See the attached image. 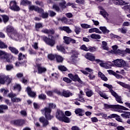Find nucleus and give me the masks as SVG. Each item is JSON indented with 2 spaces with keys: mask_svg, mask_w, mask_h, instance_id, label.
<instances>
[{
  "mask_svg": "<svg viewBox=\"0 0 130 130\" xmlns=\"http://www.w3.org/2000/svg\"><path fill=\"white\" fill-rule=\"evenodd\" d=\"M56 105L53 103H49L48 107H45L43 109L41 110V112L45 116V118L48 120H51L53 116L51 115L52 109H55Z\"/></svg>",
  "mask_w": 130,
  "mask_h": 130,
  "instance_id": "nucleus-1",
  "label": "nucleus"
},
{
  "mask_svg": "<svg viewBox=\"0 0 130 130\" xmlns=\"http://www.w3.org/2000/svg\"><path fill=\"white\" fill-rule=\"evenodd\" d=\"M113 62L114 66L117 67L118 68H124V70H126L127 68H130V66L128 63L122 59H117L114 61Z\"/></svg>",
  "mask_w": 130,
  "mask_h": 130,
  "instance_id": "nucleus-2",
  "label": "nucleus"
},
{
  "mask_svg": "<svg viewBox=\"0 0 130 130\" xmlns=\"http://www.w3.org/2000/svg\"><path fill=\"white\" fill-rule=\"evenodd\" d=\"M56 118L58 119L59 121L66 122V114L62 111L57 109L56 112Z\"/></svg>",
  "mask_w": 130,
  "mask_h": 130,
  "instance_id": "nucleus-3",
  "label": "nucleus"
},
{
  "mask_svg": "<svg viewBox=\"0 0 130 130\" xmlns=\"http://www.w3.org/2000/svg\"><path fill=\"white\" fill-rule=\"evenodd\" d=\"M43 40L44 41L45 43L47 44V45L51 46V47H53L55 45V40L52 38H50L46 36H43Z\"/></svg>",
  "mask_w": 130,
  "mask_h": 130,
  "instance_id": "nucleus-4",
  "label": "nucleus"
},
{
  "mask_svg": "<svg viewBox=\"0 0 130 130\" xmlns=\"http://www.w3.org/2000/svg\"><path fill=\"white\" fill-rule=\"evenodd\" d=\"M11 123L16 126H24L26 121L24 119H18L11 121Z\"/></svg>",
  "mask_w": 130,
  "mask_h": 130,
  "instance_id": "nucleus-5",
  "label": "nucleus"
},
{
  "mask_svg": "<svg viewBox=\"0 0 130 130\" xmlns=\"http://www.w3.org/2000/svg\"><path fill=\"white\" fill-rule=\"evenodd\" d=\"M10 9L14 12H19L21 8L17 5L16 1H11L10 3Z\"/></svg>",
  "mask_w": 130,
  "mask_h": 130,
  "instance_id": "nucleus-6",
  "label": "nucleus"
},
{
  "mask_svg": "<svg viewBox=\"0 0 130 130\" xmlns=\"http://www.w3.org/2000/svg\"><path fill=\"white\" fill-rule=\"evenodd\" d=\"M6 30V33L8 34V35L11 34L10 35V37L11 38H13V35H14V36H16L17 34V32L14 31V27L11 25L7 26Z\"/></svg>",
  "mask_w": 130,
  "mask_h": 130,
  "instance_id": "nucleus-7",
  "label": "nucleus"
},
{
  "mask_svg": "<svg viewBox=\"0 0 130 130\" xmlns=\"http://www.w3.org/2000/svg\"><path fill=\"white\" fill-rule=\"evenodd\" d=\"M29 11H31V12H33V11H35V12H37L38 13H42L43 12H44V10L42 8H40L38 7V6H35L34 5H30L29 6Z\"/></svg>",
  "mask_w": 130,
  "mask_h": 130,
  "instance_id": "nucleus-8",
  "label": "nucleus"
},
{
  "mask_svg": "<svg viewBox=\"0 0 130 130\" xmlns=\"http://www.w3.org/2000/svg\"><path fill=\"white\" fill-rule=\"evenodd\" d=\"M110 93L113 96H114V97H115V98H116L117 102H118V103H121L122 104V103H123V102H122V101H121V97L118 96V94H117V93L115 92V91H113V90L112 89H110Z\"/></svg>",
  "mask_w": 130,
  "mask_h": 130,
  "instance_id": "nucleus-9",
  "label": "nucleus"
},
{
  "mask_svg": "<svg viewBox=\"0 0 130 130\" xmlns=\"http://www.w3.org/2000/svg\"><path fill=\"white\" fill-rule=\"evenodd\" d=\"M79 53L77 51H74L72 53V55L71 56L72 60L71 61V63H74V62H75V61H78L79 60L78 56Z\"/></svg>",
  "mask_w": 130,
  "mask_h": 130,
  "instance_id": "nucleus-10",
  "label": "nucleus"
},
{
  "mask_svg": "<svg viewBox=\"0 0 130 130\" xmlns=\"http://www.w3.org/2000/svg\"><path fill=\"white\" fill-rule=\"evenodd\" d=\"M115 106H119L120 108H114V110H113V111H116L117 112H120V113H122V111L121 110H129L128 108H126L125 107H123V106H121L119 105H115ZM119 109L120 110H119Z\"/></svg>",
  "mask_w": 130,
  "mask_h": 130,
  "instance_id": "nucleus-11",
  "label": "nucleus"
},
{
  "mask_svg": "<svg viewBox=\"0 0 130 130\" xmlns=\"http://www.w3.org/2000/svg\"><path fill=\"white\" fill-rule=\"evenodd\" d=\"M37 67L38 70V74H43V73H45V72L47 71L46 68L41 66V64H37Z\"/></svg>",
  "mask_w": 130,
  "mask_h": 130,
  "instance_id": "nucleus-12",
  "label": "nucleus"
},
{
  "mask_svg": "<svg viewBox=\"0 0 130 130\" xmlns=\"http://www.w3.org/2000/svg\"><path fill=\"white\" fill-rule=\"evenodd\" d=\"M39 120L42 123H43V126L45 127V126H47V125L49 124V122L48 121V120H48L46 118L45 119V118L42 116L39 118Z\"/></svg>",
  "mask_w": 130,
  "mask_h": 130,
  "instance_id": "nucleus-13",
  "label": "nucleus"
},
{
  "mask_svg": "<svg viewBox=\"0 0 130 130\" xmlns=\"http://www.w3.org/2000/svg\"><path fill=\"white\" fill-rule=\"evenodd\" d=\"M104 106L106 109H112L113 111L114 108H120V107L119 106H115V105H108L107 104H105Z\"/></svg>",
  "mask_w": 130,
  "mask_h": 130,
  "instance_id": "nucleus-14",
  "label": "nucleus"
},
{
  "mask_svg": "<svg viewBox=\"0 0 130 130\" xmlns=\"http://www.w3.org/2000/svg\"><path fill=\"white\" fill-rule=\"evenodd\" d=\"M100 66H101V67H102L103 68H104L105 69H111V66H112V63L110 61H108L106 63L102 62L100 63Z\"/></svg>",
  "mask_w": 130,
  "mask_h": 130,
  "instance_id": "nucleus-15",
  "label": "nucleus"
},
{
  "mask_svg": "<svg viewBox=\"0 0 130 130\" xmlns=\"http://www.w3.org/2000/svg\"><path fill=\"white\" fill-rule=\"evenodd\" d=\"M85 58L88 59L89 60H90L91 61H94V60H95V56L93 55V54L90 53H87L85 55Z\"/></svg>",
  "mask_w": 130,
  "mask_h": 130,
  "instance_id": "nucleus-16",
  "label": "nucleus"
},
{
  "mask_svg": "<svg viewBox=\"0 0 130 130\" xmlns=\"http://www.w3.org/2000/svg\"><path fill=\"white\" fill-rule=\"evenodd\" d=\"M27 92L28 95L30 96V97H35L36 96V93L34 91H32V89H31V87H28L26 88Z\"/></svg>",
  "mask_w": 130,
  "mask_h": 130,
  "instance_id": "nucleus-17",
  "label": "nucleus"
},
{
  "mask_svg": "<svg viewBox=\"0 0 130 130\" xmlns=\"http://www.w3.org/2000/svg\"><path fill=\"white\" fill-rule=\"evenodd\" d=\"M113 3H114L115 5H118L119 6H124V5L128 4L127 2L123 1H113Z\"/></svg>",
  "mask_w": 130,
  "mask_h": 130,
  "instance_id": "nucleus-18",
  "label": "nucleus"
},
{
  "mask_svg": "<svg viewBox=\"0 0 130 130\" xmlns=\"http://www.w3.org/2000/svg\"><path fill=\"white\" fill-rule=\"evenodd\" d=\"M99 9L101 10L100 11V14L102 15V16H103L104 18H107V16H108V14H107V12L104 10L103 7H99Z\"/></svg>",
  "mask_w": 130,
  "mask_h": 130,
  "instance_id": "nucleus-19",
  "label": "nucleus"
},
{
  "mask_svg": "<svg viewBox=\"0 0 130 130\" xmlns=\"http://www.w3.org/2000/svg\"><path fill=\"white\" fill-rule=\"evenodd\" d=\"M53 92L55 93L56 94H57V95H59L60 96H63L64 97H66V90H63V92H61L59 90L56 89L53 90Z\"/></svg>",
  "mask_w": 130,
  "mask_h": 130,
  "instance_id": "nucleus-20",
  "label": "nucleus"
},
{
  "mask_svg": "<svg viewBox=\"0 0 130 130\" xmlns=\"http://www.w3.org/2000/svg\"><path fill=\"white\" fill-rule=\"evenodd\" d=\"M56 47L58 51H60V52H64V51H66V49H64V46H63V44L57 45Z\"/></svg>",
  "mask_w": 130,
  "mask_h": 130,
  "instance_id": "nucleus-21",
  "label": "nucleus"
},
{
  "mask_svg": "<svg viewBox=\"0 0 130 130\" xmlns=\"http://www.w3.org/2000/svg\"><path fill=\"white\" fill-rule=\"evenodd\" d=\"M57 21L54 20V23L56 26H57V25H58V24L59 23V22H58L60 21L61 22V23H66V17H62V18L57 17Z\"/></svg>",
  "mask_w": 130,
  "mask_h": 130,
  "instance_id": "nucleus-22",
  "label": "nucleus"
},
{
  "mask_svg": "<svg viewBox=\"0 0 130 130\" xmlns=\"http://www.w3.org/2000/svg\"><path fill=\"white\" fill-rule=\"evenodd\" d=\"M0 57L3 59H7L8 58V53L5 52V51L0 50Z\"/></svg>",
  "mask_w": 130,
  "mask_h": 130,
  "instance_id": "nucleus-23",
  "label": "nucleus"
},
{
  "mask_svg": "<svg viewBox=\"0 0 130 130\" xmlns=\"http://www.w3.org/2000/svg\"><path fill=\"white\" fill-rule=\"evenodd\" d=\"M8 49L11 51L12 53H14V54H15L16 55L19 53V51L18 49L14 47L9 46L8 47Z\"/></svg>",
  "mask_w": 130,
  "mask_h": 130,
  "instance_id": "nucleus-24",
  "label": "nucleus"
},
{
  "mask_svg": "<svg viewBox=\"0 0 130 130\" xmlns=\"http://www.w3.org/2000/svg\"><path fill=\"white\" fill-rule=\"evenodd\" d=\"M21 6H24L25 7L28 6H31L32 5V2L29 1H22L20 3Z\"/></svg>",
  "mask_w": 130,
  "mask_h": 130,
  "instance_id": "nucleus-25",
  "label": "nucleus"
},
{
  "mask_svg": "<svg viewBox=\"0 0 130 130\" xmlns=\"http://www.w3.org/2000/svg\"><path fill=\"white\" fill-rule=\"evenodd\" d=\"M9 107L7 105H0V113H4V110H8Z\"/></svg>",
  "mask_w": 130,
  "mask_h": 130,
  "instance_id": "nucleus-26",
  "label": "nucleus"
},
{
  "mask_svg": "<svg viewBox=\"0 0 130 130\" xmlns=\"http://www.w3.org/2000/svg\"><path fill=\"white\" fill-rule=\"evenodd\" d=\"M88 32L89 33H99V34H101L102 32L99 30V29L97 28H92L89 29Z\"/></svg>",
  "mask_w": 130,
  "mask_h": 130,
  "instance_id": "nucleus-27",
  "label": "nucleus"
},
{
  "mask_svg": "<svg viewBox=\"0 0 130 130\" xmlns=\"http://www.w3.org/2000/svg\"><path fill=\"white\" fill-rule=\"evenodd\" d=\"M2 16V18H3V22L5 24H7L8 22H9V20H10V17H9V16L7 15H1Z\"/></svg>",
  "mask_w": 130,
  "mask_h": 130,
  "instance_id": "nucleus-28",
  "label": "nucleus"
},
{
  "mask_svg": "<svg viewBox=\"0 0 130 130\" xmlns=\"http://www.w3.org/2000/svg\"><path fill=\"white\" fill-rule=\"evenodd\" d=\"M56 62L58 63H60V62H62L63 61V57H62L61 56L59 55H56Z\"/></svg>",
  "mask_w": 130,
  "mask_h": 130,
  "instance_id": "nucleus-29",
  "label": "nucleus"
},
{
  "mask_svg": "<svg viewBox=\"0 0 130 130\" xmlns=\"http://www.w3.org/2000/svg\"><path fill=\"white\" fill-rule=\"evenodd\" d=\"M72 81H74V82H79V83H81L82 80H81V79L79 77V76L78 75H75L73 76V77H72Z\"/></svg>",
  "mask_w": 130,
  "mask_h": 130,
  "instance_id": "nucleus-30",
  "label": "nucleus"
},
{
  "mask_svg": "<svg viewBox=\"0 0 130 130\" xmlns=\"http://www.w3.org/2000/svg\"><path fill=\"white\" fill-rule=\"evenodd\" d=\"M98 76L102 79V80H103V81H107V77H105V75L103 74L101 72H99L98 73Z\"/></svg>",
  "mask_w": 130,
  "mask_h": 130,
  "instance_id": "nucleus-31",
  "label": "nucleus"
},
{
  "mask_svg": "<svg viewBox=\"0 0 130 130\" xmlns=\"http://www.w3.org/2000/svg\"><path fill=\"white\" fill-rule=\"evenodd\" d=\"M40 28H43V25L40 22L36 23L35 28L36 31H39Z\"/></svg>",
  "mask_w": 130,
  "mask_h": 130,
  "instance_id": "nucleus-32",
  "label": "nucleus"
},
{
  "mask_svg": "<svg viewBox=\"0 0 130 130\" xmlns=\"http://www.w3.org/2000/svg\"><path fill=\"white\" fill-rule=\"evenodd\" d=\"M117 84H119V85H120V86H122V87H123L124 88H125L126 89H127V88L129 87V85L120 82V81H117Z\"/></svg>",
  "mask_w": 130,
  "mask_h": 130,
  "instance_id": "nucleus-33",
  "label": "nucleus"
},
{
  "mask_svg": "<svg viewBox=\"0 0 130 130\" xmlns=\"http://www.w3.org/2000/svg\"><path fill=\"white\" fill-rule=\"evenodd\" d=\"M56 57V54H49L48 55V58L50 60H54V59Z\"/></svg>",
  "mask_w": 130,
  "mask_h": 130,
  "instance_id": "nucleus-34",
  "label": "nucleus"
},
{
  "mask_svg": "<svg viewBox=\"0 0 130 130\" xmlns=\"http://www.w3.org/2000/svg\"><path fill=\"white\" fill-rule=\"evenodd\" d=\"M14 90H17L18 92H20L22 90V87L20 84H16L13 87Z\"/></svg>",
  "mask_w": 130,
  "mask_h": 130,
  "instance_id": "nucleus-35",
  "label": "nucleus"
},
{
  "mask_svg": "<svg viewBox=\"0 0 130 130\" xmlns=\"http://www.w3.org/2000/svg\"><path fill=\"white\" fill-rule=\"evenodd\" d=\"M26 58V56L25 55H23V53H19L18 55V60H22L23 59H25Z\"/></svg>",
  "mask_w": 130,
  "mask_h": 130,
  "instance_id": "nucleus-36",
  "label": "nucleus"
},
{
  "mask_svg": "<svg viewBox=\"0 0 130 130\" xmlns=\"http://www.w3.org/2000/svg\"><path fill=\"white\" fill-rule=\"evenodd\" d=\"M102 47L103 49H104V50H109L108 46H107V43H106V42H102Z\"/></svg>",
  "mask_w": 130,
  "mask_h": 130,
  "instance_id": "nucleus-37",
  "label": "nucleus"
},
{
  "mask_svg": "<svg viewBox=\"0 0 130 130\" xmlns=\"http://www.w3.org/2000/svg\"><path fill=\"white\" fill-rule=\"evenodd\" d=\"M39 14H41V17L43 19H47L48 18V13L45 12L44 11L43 12L39 13Z\"/></svg>",
  "mask_w": 130,
  "mask_h": 130,
  "instance_id": "nucleus-38",
  "label": "nucleus"
},
{
  "mask_svg": "<svg viewBox=\"0 0 130 130\" xmlns=\"http://www.w3.org/2000/svg\"><path fill=\"white\" fill-rule=\"evenodd\" d=\"M80 25H81V27H82V28H83V29H88L89 28L92 27L91 25L86 23H81L80 24Z\"/></svg>",
  "mask_w": 130,
  "mask_h": 130,
  "instance_id": "nucleus-39",
  "label": "nucleus"
},
{
  "mask_svg": "<svg viewBox=\"0 0 130 130\" xmlns=\"http://www.w3.org/2000/svg\"><path fill=\"white\" fill-rule=\"evenodd\" d=\"M0 48L1 49H5V48H8V45L5 44L2 41H0Z\"/></svg>",
  "mask_w": 130,
  "mask_h": 130,
  "instance_id": "nucleus-40",
  "label": "nucleus"
},
{
  "mask_svg": "<svg viewBox=\"0 0 130 130\" xmlns=\"http://www.w3.org/2000/svg\"><path fill=\"white\" fill-rule=\"evenodd\" d=\"M90 37L92 38V39H100L101 38L100 35L94 34H91L90 35Z\"/></svg>",
  "mask_w": 130,
  "mask_h": 130,
  "instance_id": "nucleus-41",
  "label": "nucleus"
},
{
  "mask_svg": "<svg viewBox=\"0 0 130 130\" xmlns=\"http://www.w3.org/2000/svg\"><path fill=\"white\" fill-rule=\"evenodd\" d=\"M94 94V92H93V91L91 90H88L87 91H86V95L87 96V97H91L93 94Z\"/></svg>",
  "mask_w": 130,
  "mask_h": 130,
  "instance_id": "nucleus-42",
  "label": "nucleus"
},
{
  "mask_svg": "<svg viewBox=\"0 0 130 130\" xmlns=\"http://www.w3.org/2000/svg\"><path fill=\"white\" fill-rule=\"evenodd\" d=\"M26 62H27V61L24 60L22 62H16L15 63L16 67H20V64L21 66H25L26 64Z\"/></svg>",
  "mask_w": 130,
  "mask_h": 130,
  "instance_id": "nucleus-43",
  "label": "nucleus"
},
{
  "mask_svg": "<svg viewBox=\"0 0 130 130\" xmlns=\"http://www.w3.org/2000/svg\"><path fill=\"white\" fill-rule=\"evenodd\" d=\"M118 31L119 32H120L121 33H122V34H126V32L127 31V30L126 29V28H125L124 27H122L121 28H118Z\"/></svg>",
  "mask_w": 130,
  "mask_h": 130,
  "instance_id": "nucleus-44",
  "label": "nucleus"
},
{
  "mask_svg": "<svg viewBox=\"0 0 130 130\" xmlns=\"http://www.w3.org/2000/svg\"><path fill=\"white\" fill-rule=\"evenodd\" d=\"M100 29L104 33H109V30L106 28V27L101 26L100 27Z\"/></svg>",
  "mask_w": 130,
  "mask_h": 130,
  "instance_id": "nucleus-45",
  "label": "nucleus"
},
{
  "mask_svg": "<svg viewBox=\"0 0 130 130\" xmlns=\"http://www.w3.org/2000/svg\"><path fill=\"white\" fill-rule=\"evenodd\" d=\"M38 97H39V99H40V100H45V99H46V95L43 93L40 94L38 96Z\"/></svg>",
  "mask_w": 130,
  "mask_h": 130,
  "instance_id": "nucleus-46",
  "label": "nucleus"
},
{
  "mask_svg": "<svg viewBox=\"0 0 130 130\" xmlns=\"http://www.w3.org/2000/svg\"><path fill=\"white\" fill-rule=\"evenodd\" d=\"M76 114H79L80 116H81L82 113L83 112V110L81 109H77L75 111Z\"/></svg>",
  "mask_w": 130,
  "mask_h": 130,
  "instance_id": "nucleus-47",
  "label": "nucleus"
},
{
  "mask_svg": "<svg viewBox=\"0 0 130 130\" xmlns=\"http://www.w3.org/2000/svg\"><path fill=\"white\" fill-rule=\"evenodd\" d=\"M99 94L101 96V97H102L103 98H104V99H108V96H107V95H106V94H105V93H103L101 91H100L99 92Z\"/></svg>",
  "mask_w": 130,
  "mask_h": 130,
  "instance_id": "nucleus-48",
  "label": "nucleus"
},
{
  "mask_svg": "<svg viewBox=\"0 0 130 130\" xmlns=\"http://www.w3.org/2000/svg\"><path fill=\"white\" fill-rule=\"evenodd\" d=\"M58 69L60 72H66V67L62 65L58 66Z\"/></svg>",
  "mask_w": 130,
  "mask_h": 130,
  "instance_id": "nucleus-49",
  "label": "nucleus"
},
{
  "mask_svg": "<svg viewBox=\"0 0 130 130\" xmlns=\"http://www.w3.org/2000/svg\"><path fill=\"white\" fill-rule=\"evenodd\" d=\"M75 32H76V34L77 35L80 34L81 32V27L79 26H75Z\"/></svg>",
  "mask_w": 130,
  "mask_h": 130,
  "instance_id": "nucleus-50",
  "label": "nucleus"
},
{
  "mask_svg": "<svg viewBox=\"0 0 130 130\" xmlns=\"http://www.w3.org/2000/svg\"><path fill=\"white\" fill-rule=\"evenodd\" d=\"M52 8L56 12H59L60 11V9L59 8V7H58L56 4H54L52 6Z\"/></svg>",
  "mask_w": 130,
  "mask_h": 130,
  "instance_id": "nucleus-51",
  "label": "nucleus"
},
{
  "mask_svg": "<svg viewBox=\"0 0 130 130\" xmlns=\"http://www.w3.org/2000/svg\"><path fill=\"white\" fill-rule=\"evenodd\" d=\"M96 48L95 47H88V51H90V52H94L96 51Z\"/></svg>",
  "mask_w": 130,
  "mask_h": 130,
  "instance_id": "nucleus-52",
  "label": "nucleus"
},
{
  "mask_svg": "<svg viewBox=\"0 0 130 130\" xmlns=\"http://www.w3.org/2000/svg\"><path fill=\"white\" fill-rule=\"evenodd\" d=\"M6 77H1L0 78V84H2V85H4L6 84Z\"/></svg>",
  "mask_w": 130,
  "mask_h": 130,
  "instance_id": "nucleus-53",
  "label": "nucleus"
},
{
  "mask_svg": "<svg viewBox=\"0 0 130 130\" xmlns=\"http://www.w3.org/2000/svg\"><path fill=\"white\" fill-rule=\"evenodd\" d=\"M112 48L114 52H115L116 53H118L119 52V50H117V48H118V47H117V46L116 45L113 46Z\"/></svg>",
  "mask_w": 130,
  "mask_h": 130,
  "instance_id": "nucleus-54",
  "label": "nucleus"
},
{
  "mask_svg": "<svg viewBox=\"0 0 130 130\" xmlns=\"http://www.w3.org/2000/svg\"><path fill=\"white\" fill-rule=\"evenodd\" d=\"M72 40V38L69 37H66V44H70L71 43V41Z\"/></svg>",
  "mask_w": 130,
  "mask_h": 130,
  "instance_id": "nucleus-55",
  "label": "nucleus"
},
{
  "mask_svg": "<svg viewBox=\"0 0 130 130\" xmlns=\"http://www.w3.org/2000/svg\"><path fill=\"white\" fill-rule=\"evenodd\" d=\"M80 49H82V50H85V51H89L88 48L86 47V45H85L81 46Z\"/></svg>",
  "mask_w": 130,
  "mask_h": 130,
  "instance_id": "nucleus-56",
  "label": "nucleus"
},
{
  "mask_svg": "<svg viewBox=\"0 0 130 130\" xmlns=\"http://www.w3.org/2000/svg\"><path fill=\"white\" fill-rule=\"evenodd\" d=\"M70 96H73V93L70 92V91L67 90L66 91V97H70Z\"/></svg>",
  "mask_w": 130,
  "mask_h": 130,
  "instance_id": "nucleus-57",
  "label": "nucleus"
},
{
  "mask_svg": "<svg viewBox=\"0 0 130 130\" xmlns=\"http://www.w3.org/2000/svg\"><path fill=\"white\" fill-rule=\"evenodd\" d=\"M14 69V66L13 64L7 65L6 66V70L7 71H11V70Z\"/></svg>",
  "mask_w": 130,
  "mask_h": 130,
  "instance_id": "nucleus-58",
  "label": "nucleus"
},
{
  "mask_svg": "<svg viewBox=\"0 0 130 130\" xmlns=\"http://www.w3.org/2000/svg\"><path fill=\"white\" fill-rule=\"evenodd\" d=\"M59 6L62 8V9H66V1H63V3H59Z\"/></svg>",
  "mask_w": 130,
  "mask_h": 130,
  "instance_id": "nucleus-59",
  "label": "nucleus"
},
{
  "mask_svg": "<svg viewBox=\"0 0 130 130\" xmlns=\"http://www.w3.org/2000/svg\"><path fill=\"white\" fill-rule=\"evenodd\" d=\"M46 94H47V95L50 97L53 96V92L50 90L46 91Z\"/></svg>",
  "mask_w": 130,
  "mask_h": 130,
  "instance_id": "nucleus-60",
  "label": "nucleus"
},
{
  "mask_svg": "<svg viewBox=\"0 0 130 130\" xmlns=\"http://www.w3.org/2000/svg\"><path fill=\"white\" fill-rule=\"evenodd\" d=\"M117 116H118V115L116 114H112L108 116V118H115V117H117Z\"/></svg>",
  "mask_w": 130,
  "mask_h": 130,
  "instance_id": "nucleus-61",
  "label": "nucleus"
},
{
  "mask_svg": "<svg viewBox=\"0 0 130 130\" xmlns=\"http://www.w3.org/2000/svg\"><path fill=\"white\" fill-rule=\"evenodd\" d=\"M8 97H9V98H14V97H16V94L15 93H13V92H10L9 93H8Z\"/></svg>",
  "mask_w": 130,
  "mask_h": 130,
  "instance_id": "nucleus-62",
  "label": "nucleus"
},
{
  "mask_svg": "<svg viewBox=\"0 0 130 130\" xmlns=\"http://www.w3.org/2000/svg\"><path fill=\"white\" fill-rule=\"evenodd\" d=\"M36 4L40 7H43V2H42V1H37L36 2Z\"/></svg>",
  "mask_w": 130,
  "mask_h": 130,
  "instance_id": "nucleus-63",
  "label": "nucleus"
},
{
  "mask_svg": "<svg viewBox=\"0 0 130 130\" xmlns=\"http://www.w3.org/2000/svg\"><path fill=\"white\" fill-rule=\"evenodd\" d=\"M88 77L90 80H94L95 79V75L93 74H88Z\"/></svg>",
  "mask_w": 130,
  "mask_h": 130,
  "instance_id": "nucleus-64",
  "label": "nucleus"
}]
</instances>
